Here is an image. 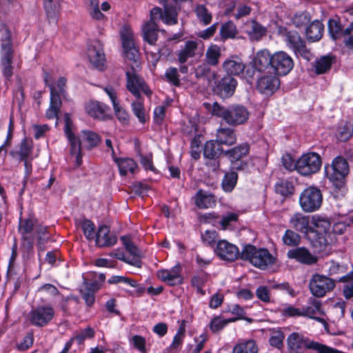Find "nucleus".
Here are the masks:
<instances>
[{"instance_id": "4", "label": "nucleus", "mask_w": 353, "mask_h": 353, "mask_svg": "<svg viewBox=\"0 0 353 353\" xmlns=\"http://www.w3.org/2000/svg\"><path fill=\"white\" fill-rule=\"evenodd\" d=\"M288 353H305V350H313L318 353H341L340 350L310 340L299 332H292L287 338Z\"/></svg>"}, {"instance_id": "51", "label": "nucleus", "mask_w": 353, "mask_h": 353, "mask_svg": "<svg viewBox=\"0 0 353 353\" xmlns=\"http://www.w3.org/2000/svg\"><path fill=\"white\" fill-rule=\"evenodd\" d=\"M132 110L134 114L137 117L139 122L145 123L146 122L145 110L143 105V101L141 97L137 99L132 104Z\"/></svg>"}, {"instance_id": "10", "label": "nucleus", "mask_w": 353, "mask_h": 353, "mask_svg": "<svg viewBox=\"0 0 353 353\" xmlns=\"http://www.w3.org/2000/svg\"><path fill=\"white\" fill-rule=\"evenodd\" d=\"M323 202L321 190L314 186L305 188L300 194L299 204L305 212H312L320 208Z\"/></svg>"}, {"instance_id": "19", "label": "nucleus", "mask_w": 353, "mask_h": 353, "mask_svg": "<svg viewBox=\"0 0 353 353\" xmlns=\"http://www.w3.org/2000/svg\"><path fill=\"white\" fill-rule=\"evenodd\" d=\"M37 220L32 216L26 219H21L19 225V232L21 234L23 245L29 250L33 249L34 236L32 231L36 228Z\"/></svg>"}, {"instance_id": "38", "label": "nucleus", "mask_w": 353, "mask_h": 353, "mask_svg": "<svg viewBox=\"0 0 353 353\" xmlns=\"http://www.w3.org/2000/svg\"><path fill=\"white\" fill-rule=\"evenodd\" d=\"M223 150L221 145L216 140L208 141L203 148L204 157H220L223 154Z\"/></svg>"}, {"instance_id": "37", "label": "nucleus", "mask_w": 353, "mask_h": 353, "mask_svg": "<svg viewBox=\"0 0 353 353\" xmlns=\"http://www.w3.org/2000/svg\"><path fill=\"white\" fill-rule=\"evenodd\" d=\"M334 57L332 55L322 56L314 62V70L317 74H322L330 71L334 62Z\"/></svg>"}, {"instance_id": "8", "label": "nucleus", "mask_w": 353, "mask_h": 353, "mask_svg": "<svg viewBox=\"0 0 353 353\" xmlns=\"http://www.w3.org/2000/svg\"><path fill=\"white\" fill-rule=\"evenodd\" d=\"M0 32L2 34L1 39V65L2 67L3 74L6 79H9L12 75L13 67V50L11 41V34L10 30L4 24L0 25Z\"/></svg>"}, {"instance_id": "22", "label": "nucleus", "mask_w": 353, "mask_h": 353, "mask_svg": "<svg viewBox=\"0 0 353 353\" xmlns=\"http://www.w3.org/2000/svg\"><path fill=\"white\" fill-rule=\"evenodd\" d=\"M276 74L263 75L256 82V89L262 94H273L280 85V80Z\"/></svg>"}, {"instance_id": "57", "label": "nucleus", "mask_w": 353, "mask_h": 353, "mask_svg": "<svg viewBox=\"0 0 353 353\" xmlns=\"http://www.w3.org/2000/svg\"><path fill=\"white\" fill-rule=\"evenodd\" d=\"M48 228L41 225L36 226V234L38 241V248L41 251H44V244L49 240V236L47 232Z\"/></svg>"}, {"instance_id": "34", "label": "nucleus", "mask_w": 353, "mask_h": 353, "mask_svg": "<svg viewBox=\"0 0 353 353\" xmlns=\"http://www.w3.org/2000/svg\"><path fill=\"white\" fill-rule=\"evenodd\" d=\"M89 276L90 279L83 277V286L97 292L105 282V275L103 273L92 272Z\"/></svg>"}, {"instance_id": "47", "label": "nucleus", "mask_w": 353, "mask_h": 353, "mask_svg": "<svg viewBox=\"0 0 353 353\" xmlns=\"http://www.w3.org/2000/svg\"><path fill=\"white\" fill-rule=\"evenodd\" d=\"M121 239L123 241L125 250L132 256L130 260L139 259L141 261V258L142 257L141 251L134 245L131 239L126 236H121Z\"/></svg>"}, {"instance_id": "13", "label": "nucleus", "mask_w": 353, "mask_h": 353, "mask_svg": "<svg viewBox=\"0 0 353 353\" xmlns=\"http://www.w3.org/2000/svg\"><path fill=\"white\" fill-rule=\"evenodd\" d=\"M137 70L127 71L126 78L127 83L126 88L136 99L141 97V92L150 97L152 91L145 83L144 79L137 74Z\"/></svg>"}, {"instance_id": "15", "label": "nucleus", "mask_w": 353, "mask_h": 353, "mask_svg": "<svg viewBox=\"0 0 353 353\" xmlns=\"http://www.w3.org/2000/svg\"><path fill=\"white\" fill-rule=\"evenodd\" d=\"M309 288L314 296L323 297L335 288V281L325 276L316 274L311 279Z\"/></svg>"}, {"instance_id": "40", "label": "nucleus", "mask_w": 353, "mask_h": 353, "mask_svg": "<svg viewBox=\"0 0 353 353\" xmlns=\"http://www.w3.org/2000/svg\"><path fill=\"white\" fill-rule=\"evenodd\" d=\"M275 192L284 197H290L294 194L295 187L292 182L288 180H279L275 184Z\"/></svg>"}, {"instance_id": "28", "label": "nucleus", "mask_w": 353, "mask_h": 353, "mask_svg": "<svg viewBox=\"0 0 353 353\" xmlns=\"http://www.w3.org/2000/svg\"><path fill=\"white\" fill-rule=\"evenodd\" d=\"M198 48V43L196 41L189 40L177 52V61L180 63H185L189 59L194 57Z\"/></svg>"}, {"instance_id": "32", "label": "nucleus", "mask_w": 353, "mask_h": 353, "mask_svg": "<svg viewBox=\"0 0 353 353\" xmlns=\"http://www.w3.org/2000/svg\"><path fill=\"white\" fill-rule=\"evenodd\" d=\"M223 68L226 75L238 76L245 70V65L238 59L230 58L223 63Z\"/></svg>"}, {"instance_id": "23", "label": "nucleus", "mask_w": 353, "mask_h": 353, "mask_svg": "<svg viewBox=\"0 0 353 353\" xmlns=\"http://www.w3.org/2000/svg\"><path fill=\"white\" fill-rule=\"evenodd\" d=\"M287 256L289 259H294L296 261L311 265L315 264L318 258L315 255H313L308 249L305 247H299L294 249L290 250Z\"/></svg>"}, {"instance_id": "27", "label": "nucleus", "mask_w": 353, "mask_h": 353, "mask_svg": "<svg viewBox=\"0 0 353 353\" xmlns=\"http://www.w3.org/2000/svg\"><path fill=\"white\" fill-rule=\"evenodd\" d=\"M216 141L221 145L231 146L236 142L234 130L230 127H221L216 132Z\"/></svg>"}, {"instance_id": "3", "label": "nucleus", "mask_w": 353, "mask_h": 353, "mask_svg": "<svg viewBox=\"0 0 353 353\" xmlns=\"http://www.w3.org/2000/svg\"><path fill=\"white\" fill-rule=\"evenodd\" d=\"M203 106L212 116L221 118L229 126L243 125L250 116L247 108L240 104L225 107L218 102H214L212 104L204 103Z\"/></svg>"}, {"instance_id": "50", "label": "nucleus", "mask_w": 353, "mask_h": 353, "mask_svg": "<svg viewBox=\"0 0 353 353\" xmlns=\"http://www.w3.org/2000/svg\"><path fill=\"white\" fill-rule=\"evenodd\" d=\"M62 0H43V6L48 18L54 19L59 12Z\"/></svg>"}, {"instance_id": "53", "label": "nucleus", "mask_w": 353, "mask_h": 353, "mask_svg": "<svg viewBox=\"0 0 353 353\" xmlns=\"http://www.w3.org/2000/svg\"><path fill=\"white\" fill-rule=\"evenodd\" d=\"M236 27L231 21L223 23L220 28V35L223 40L233 39L236 37Z\"/></svg>"}, {"instance_id": "6", "label": "nucleus", "mask_w": 353, "mask_h": 353, "mask_svg": "<svg viewBox=\"0 0 353 353\" xmlns=\"http://www.w3.org/2000/svg\"><path fill=\"white\" fill-rule=\"evenodd\" d=\"M312 224L309 241L319 252L323 251L327 245L326 236L330 230L331 223L327 217L313 216Z\"/></svg>"}, {"instance_id": "16", "label": "nucleus", "mask_w": 353, "mask_h": 353, "mask_svg": "<svg viewBox=\"0 0 353 353\" xmlns=\"http://www.w3.org/2000/svg\"><path fill=\"white\" fill-rule=\"evenodd\" d=\"M122 44L125 59L132 70H138L140 68V54L132 36L130 34H122Z\"/></svg>"}, {"instance_id": "11", "label": "nucleus", "mask_w": 353, "mask_h": 353, "mask_svg": "<svg viewBox=\"0 0 353 353\" xmlns=\"http://www.w3.org/2000/svg\"><path fill=\"white\" fill-rule=\"evenodd\" d=\"M322 164L321 158L316 152L303 154L296 161V170L303 176H309L319 171Z\"/></svg>"}, {"instance_id": "20", "label": "nucleus", "mask_w": 353, "mask_h": 353, "mask_svg": "<svg viewBox=\"0 0 353 353\" xmlns=\"http://www.w3.org/2000/svg\"><path fill=\"white\" fill-rule=\"evenodd\" d=\"M236 85L237 81L234 77L225 75L215 83L213 92L221 98H229L234 94Z\"/></svg>"}, {"instance_id": "9", "label": "nucleus", "mask_w": 353, "mask_h": 353, "mask_svg": "<svg viewBox=\"0 0 353 353\" xmlns=\"http://www.w3.org/2000/svg\"><path fill=\"white\" fill-rule=\"evenodd\" d=\"M241 259L249 261L254 266L265 270L275 263V259L267 249H256L248 244L241 252Z\"/></svg>"}, {"instance_id": "48", "label": "nucleus", "mask_w": 353, "mask_h": 353, "mask_svg": "<svg viewBox=\"0 0 353 353\" xmlns=\"http://www.w3.org/2000/svg\"><path fill=\"white\" fill-rule=\"evenodd\" d=\"M282 241L285 245L289 247H296L301 243V237L294 230L288 229L285 230L282 236Z\"/></svg>"}, {"instance_id": "64", "label": "nucleus", "mask_w": 353, "mask_h": 353, "mask_svg": "<svg viewBox=\"0 0 353 353\" xmlns=\"http://www.w3.org/2000/svg\"><path fill=\"white\" fill-rule=\"evenodd\" d=\"M203 241L210 247L215 248V244L217 243L218 233L215 230H206L201 235Z\"/></svg>"}, {"instance_id": "21", "label": "nucleus", "mask_w": 353, "mask_h": 353, "mask_svg": "<svg viewBox=\"0 0 353 353\" xmlns=\"http://www.w3.org/2000/svg\"><path fill=\"white\" fill-rule=\"evenodd\" d=\"M88 57L91 64L98 70H103L105 62L103 46L101 41L92 42L88 48Z\"/></svg>"}, {"instance_id": "24", "label": "nucleus", "mask_w": 353, "mask_h": 353, "mask_svg": "<svg viewBox=\"0 0 353 353\" xmlns=\"http://www.w3.org/2000/svg\"><path fill=\"white\" fill-rule=\"evenodd\" d=\"M289 223L294 231L302 233L309 240L311 226L308 216H305L301 213H296L291 216Z\"/></svg>"}, {"instance_id": "52", "label": "nucleus", "mask_w": 353, "mask_h": 353, "mask_svg": "<svg viewBox=\"0 0 353 353\" xmlns=\"http://www.w3.org/2000/svg\"><path fill=\"white\" fill-rule=\"evenodd\" d=\"M194 12L200 23L204 26L209 25L212 19V14L203 5H197L194 8Z\"/></svg>"}, {"instance_id": "35", "label": "nucleus", "mask_w": 353, "mask_h": 353, "mask_svg": "<svg viewBox=\"0 0 353 353\" xmlns=\"http://www.w3.org/2000/svg\"><path fill=\"white\" fill-rule=\"evenodd\" d=\"M210 66L205 62L197 65L194 71L196 78L205 80L208 84L211 83L216 78L217 73L212 71Z\"/></svg>"}, {"instance_id": "5", "label": "nucleus", "mask_w": 353, "mask_h": 353, "mask_svg": "<svg viewBox=\"0 0 353 353\" xmlns=\"http://www.w3.org/2000/svg\"><path fill=\"white\" fill-rule=\"evenodd\" d=\"M332 173L326 171L328 179L332 183V194L334 197L343 196L345 193V176L349 173V165L344 158L336 157L332 163Z\"/></svg>"}, {"instance_id": "1", "label": "nucleus", "mask_w": 353, "mask_h": 353, "mask_svg": "<svg viewBox=\"0 0 353 353\" xmlns=\"http://www.w3.org/2000/svg\"><path fill=\"white\" fill-rule=\"evenodd\" d=\"M163 11L161 8L155 7L150 10V20L142 27L144 41L150 45H154L158 39L159 28L156 19H159L167 25H175L178 23V12L176 8L168 5L167 0H163Z\"/></svg>"}, {"instance_id": "17", "label": "nucleus", "mask_w": 353, "mask_h": 353, "mask_svg": "<svg viewBox=\"0 0 353 353\" xmlns=\"http://www.w3.org/2000/svg\"><path fill=\"white\" fill-rule=\"evenodd\" d=\"M54 314V309L50 305L38 306L30 312V321L35 326L43 327L53 319Z\"/></svg>"}, {"instance_id": "61", "label": "nucleus", "mask_w": 353, "mask_h": 353, "mask_svg": "<svg viewBox=\"0 0 353 353\" xmlns=\"http://www.w3.org/2000/svg\"><path fill=\"white\" fill-rule=\"evenodd\" d=\"M94 330L91 327H87L81 330L79 332L75 334L74 339L79 345L83 344L86 339H92L94 336Z\"/></svg>"}, {"instance_id": "39", "label": "nucleus", "mask_w": 353, "mask_h": 353, "mask_svg": "<svg viewBox=\"0 0 353 353\" xmlns=\"http://www.w3.org/2000/svg\"><path fill=\"white\" fill-rule=\"evenodd\" d=\"M238 174L234 171L226 172L221 181V188L225 192H231L236 185Z\"/></svg>"}, {"instance_id": "60", "label": "nucleus", "mask_w": 353, "mask_h": 353, "mask_svg": "<svg viewBox=\"0 0 353 353\" xmlns=\"http://www.w3.org/2000/svg\"><path fill=\"white\" fill-rule=\"evenodd\" d=\"M32 152V145L31 141L27 139H23L20 143L19 150L18 154L20 157V160H25L28 159Z\"/></svg>"}, {"instance_id": "43", "label": "nucleus", "mask_w": 353, "mask_h": 353, "mask_svg": "<svg viewBox=\"0 0 353 353\" xmlns=\"http://www.w3.org/2000/svg\"><path fill=\"white\" fill-rule=\"evenodd\" d=\"M117 164L121 175L125 176L128 172L134 173L137 168V163L132 159H114Z\"/></svg>"}, {"instance_id": "30", "label": "nucleus", "mask_w": 353, "mask_h": 353, "mask_svg": "<svg viewBox=\"0 0 353 353\" xmlns=\"http://www.w3.org/2000/svg\"><path fill=\"white\" fill-rule=\"evenodd\" d=\"M303 316H308L322 323L326 324L325 321L321 317L314 316L316 314H323L320 301L311 299L308 305L302 310Z\"/></svg>"}, {"instance_id": "33", "label": "nucleus", "mask_w": 353, "mask_h": 353, "mask_svg": "<svg viewBox=\"0 0 353 353\" xmlns=\"http://www.w3.org/2000/svg\"><path fill=\"white\" fill-rule=\"evenodd\" d=\"M216 196L211 193L199 190L195 196V204L199 208H209L215 206Z\"/></svg>"}, {"instance_id": "54", "label": "nucleus", "mask_w": 353, "mask_h": 353, "mask_svg": "<svg viewBox=\"0 0 353 353\" xmlns=\"http://www.w3.org/2000/svg\"><path fill=\"white\" fill-rule=\"evenodd\" d=\"M236 319H224L220 316H214L210 321V329L213 333L220 332L229 323L234 322Z\"/></svg>"}, {"instance_id": "12", "label": "nucleus", "mask_w": 353, "mask_h": 353, "mask_svg": "<svg viewBox=\"0 0 353 353\" xmlns=\"http://www.w3.org/2000/svg\"><path fill=\"white\" fill-rule=\"evenodd\" d=\"M64 132L70 143V155L75 157L76 165L77 167L82 164L81 143L80 139L72 132V121L68 113L64 114Z\"/></svg>"}, {"instance_id": "49", "label": "nucleus", "mask_w": 353, "mask_h": 353, "mask_svg": "<svg viewBox=\"0 0 353 353\" xmlns=\"http://www.w3.org/2000/svg\"><path fill=\"white\" fill-rule=\"evenodd\" d=\"M81 133L83 141L88 143L86 146L88 150H92L101 142L100 136L93 131L83 130Z\"/></svg>"}, {"instance_id": "56", "label": "nucleus", "mask_w": 353, "mask_h": 353, "mask_svg": "<svg viewBox=\"0 0 353 353\" xmlns=\"http://www.w3.org/2000/svg\"><path fill=\"white\" fill-rule=\"evenodd\" d=\"M353 134V125L350 122H345L338 128L336 137L340 141H347Z\"/></svg>"}, {"instance_id": "63", "label": "nucleus", "mask_w": 353, "mask_h": 353, "mask_svg": "<svg viewBox=\"0 0 353 353\" xmlns=\"http://www.w3.org/2000/svg\"><path fill=\"white\" fill-rule=\"evenodd\" d=\"M81 228L85 236L88 240H92L95 238V225L90 220H84L81 223Z\"/></svg>"}, {"instance_id": "29", "label": "nucleus", "mask_w": 353, "mask_h": 353, "mask_svg": "<svg viewBox=\"0 0 353 353\" xmlns=\"http://www.w3.org/2000/svg\"><path fill=\"white\" fill-rule=\"evenodd\" d=\"M250 152V145L247 143H243L231 149L223 152V156L227 157L230 162L244 159Z\"/></svg>"}, {"instance_id": "55", "label": "nucleus", "mask_w": 353, "mask_h": 353, "mask_svg": "<svg viewBox=\"0 0 353 353\" xmlns=\"http://www.w3.org/2000/svg\"><path fill=\"white\" fill-rule=\"evenodd\" d=\"M310 21V14L306 11L296 12L292 19V23L297 28L306 27Z\"/></svg>"}, {"instance_id": "2", "label": "nucleus", "mask_w": 353, "mask_h": 353, "mask_svg": "<svg viewBox=\"0 0 353 353\" xmlns=\"http://www.w3.org/2000/svg\"><path fill=\"white\" fill-rule=\"evenodd\" d=\"M255 62L260 70H267V73L280 76L288 74L294 67L292 58L283 51L271 54L268 50H260L256 53Z\"/></svg>"}, {"instance_id": "62", "label": "nucleus", "mask_w": 353, "mask_h": 353, "mask_svg": "<svg viewBox=\"0 0 353 353\" xmlns=\"http://www.w3.org/2000/svg\"><path fill=\"white\" fill-rule=\"evenodd\" d=\"M341 41L346 48H353V23L344 29Z\"/></svg>"}, {"instance_id": "14", "label": "nucleus", "mask_w": 353, "mask_h": 353, "mask_svg": "<svg viewBox=\"0 0 353 353\" xmlns=\"http://www.w3.org/2000/svg\"><path fill=\"white\" fill-rule=\"evenodd\" d=\"M285 41L288 46L296 55L302 57L307 61L312 57L310 50L307 48L305 41L300 34L295 30L287 31L285 33Z\"/></svg>"}, {"instance_id": "25", "label": "nucleus", "mask_w": 353, "mask_h": 353, "mask_svg": "<svg viewBox=\"0 0 353 353\" xmlns=\"http://www.w3.org/2000/svg\"><path fill=\"white\" fill-rule=\"evenodd\" d=\"M95 241L97 245L100 248L111 247L117 243V238L116 235L110 234L109 227L102 225L98 228Z\"/></svg>"}, {"instance_id": "26", "label": "nucleus", "mask_w": 353, "mask_h": 353, "mask_svg": "<svg viewBox=\"0 0 353 353\" xmlns=\"http://www.w3.org/2000/svg\"><path fill=\"white\" fill-rule=\"evenodd\" d=\"M85 109L90 117L99 120H104L108 116L109 107L98 101H90L85 105Z\"/></svg>"}, {"instance_id": "36", "label": "nucleus", "mask_w": 353, "mask_h": 353, "mask_svg": "<svg viewBox=\"0 0 353 353\" xmlns=\"http://www.w3.org/2000/svg\"><path fill=\"white\" fill-rule=\"evenodd\" d=\"M221 57V47L216 44H211L206 50L205 54V62L211 66L215 67L219 63Z\"/></svg>"}, {"instance_id": "31", "label": "nucleus", "mask_w": 353, "mask_h": 353, "mask_svg": "<svg viewBox=\"0 0 353 353\" xmlns=\"http://www.w3.org/2000/svg\"><path fill=\"white\" fill-rule=\"evenodd\" d=\"M323 32V24L320 21L315 20L305 28L307 40L310 42L318 41L322 38Z\"/></svg>"}, {"instance_id": "18", "label": "nucleus", "mask_w": 353, "mask_h": 353, "mask_svg": "<svg viewBox=\"0 0 353 353\" xmlns=\"http://www.w3.org/2000/svg\"><path fill=\"white\" fill-rule=\"evenodd\" d=\"M214 251L221 259L224 261L232 262L239 258L241 259L239 248L226 240H219Z\"/></svg>"}, {"instance_id": "46", "label": "nucleus", "mask_w": 353, "mask_h": 353, "mask_svg": "<svg viewBox=\"0 0 353 353\" xmlns=\"http://www.w3.org/2000/svg\"><path fill=\"white\" fill-rule=\"evenodd\" d=\"M339 282L346 283L344 285L343 293L346 299H350L353 297V271L347 273V274L341 276L338 279Z\"/></svg>"}, {"instance_id": "7", "label": "nucleus", "mask_w": 353, "mask_h": 353, "mask_svg": "<svg viewBox=\"0 0 353 353\" xmlns=\"http://www.w3.org/2000/svg\"><path fill=\"white\" fill-rule=\"evenodd\" d=\"M50 74L48 72L45 73L44 81L46 84L49 87L50 91V106L46 110V116L48 119L57 118L58 113L62 105L61 97H65L66 90L65 89L67 79L61 77L59 78L57 86L52 83H48V78Z\"/></svg>"}, {"instance_id": "58", "label": "nucleus", "mask_w": 353, "mask_h": 353, "mask_svg": "<svg viewBox=\"0 0 353 353\" xmlns=\"http://www.w3.org/2000/svg\"><path fill=\"white\" fill-rule=\"evenodd\" d=\"M256 55L253 59L252 61L247 66L245 65V70H243L241 74H243V77L247 79L248 81H250L253 79L256 71H258L259 72H267V70H260L259 67L256 65Z\"/></svg>"}, {"instance_id": "42", "label": "nucleus", "mask_w": 353, "mask_h": 353, "mask_svg": "<svg viewBox=\"0 0 353 353\" xmlns=\"http://www.w3.org/2000/svg\"><path fill=\"white\" fill-rule=\"evenodd\" d=\"M157 276L163 281L167 283L169 285H177L183 283L181 276L173 275L168 270H161L157 272Z\"/></svg>"}, {"instance_id": "44", "label": "nucleus", "mask_w": 353, "mask_h": 353, "mask_svg": "<svg viewBox=\"0 0 353 353\" xmlns=\"http://www.w3.org/2000/svg\"><path fill=\"white\" fill-rule=\"evenodd\" d=\"M247 26L249 28L247 32L252 40L259 41L263 35L265 34V28L255 20L251 21Z\"/></svg>"}, {"instance_id": "45", "label": "nucleus", "mask_w": 353, "mask_h": 353, "mask_svg": "<svg viewBox=\"0 0 353 353\" xmlns=\"http://www.w3.org/2000/svg\"><path fill=\"white\" fill-rule=\"evenodd\" d=\"M328 32L331 38L334 41H341L344 31L339 21L330 19L328 21Z\"/></svg>"}, {"instance_id": "41", "label": "nucleus", "mask_w": 353, "mask_h": 353, "mask_svg": "<svg viewBox=\"0 0 353 353\" xmlns=\"http://www.w3.org/2000/svg\"><path fill=\"white\" fill-rule=\"evenodd\" d=\"M255 341L250 339L238 343L233 348L232 353H258Z\"/></svg>"}, {"instance_id": "59", "label": "nucleus", "mask_w": 353, "mask_h": 353, "mask_svg": "<svg viewBox=\"0 0 353 353\" xmlns=\"http://www.w3.org/2000/svg\"><path fill=\"white\" fill-rule=\"evenodd\" d=\"M89 6H88V12L91 16V17L95 20L101 21L103 20L105 17L101 13L99 10V0H88Z\"/></svg>"}]
</instances>
